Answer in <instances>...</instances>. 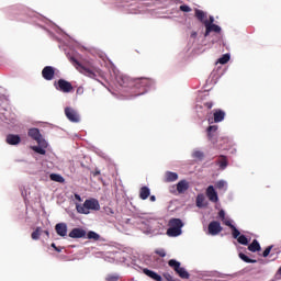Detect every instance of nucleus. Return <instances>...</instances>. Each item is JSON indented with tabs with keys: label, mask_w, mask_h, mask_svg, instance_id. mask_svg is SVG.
I'll return each mask as SVG.
<instances>
[{
	"label": "nucleus",
	"mask_w": 281,
	"mask_h": 281,
	"mask_svg": "<svg viewBox=\"0 0 281 281\" xmlns=\"http://www.w3.org/2000/svg\"><path fill=\"white\" fill-rule=\"evenodd\" d=\"M116 81L120 87H127L133 89L134 95H144L155 85V80L151 78L140 77V78H131L126 75H121L116 77Z\"/></svg>",
	"instance_id": "nucleus-1"
},
{
	"label": "nucleus",
	"mask_w": 281,
	"mask_h": 281,
	"mask_svg": "<svg viewBox=\"0 0 281 281\" xmlns=\"http://www.w3.org/2000/svg\"><path fill=\"white\" fill-rule=\"evenodd\" d=\"M71 63L75 64L76 69L83 76H87L88 78H91L92 80H98V74H100V70L91 69L86 66H82L78 59L71 57Z\"/></svg>",
	"instance_id": "nucleus-2"
},
{
	"label": "nucleus",
	"mask_w": 281,
	"mask_h": 281,
	"mask_svg": "<svg viewBox=\"0 0 281 281\" xmlns=\"http://www.w3.org/2000/svg\"><path fill=\"white\" fill-rule=\"evenodd\" d=\"M76 207L79 214H89V210H100V202H98L95 199H90L86 200L83 205L78 204Z\"/></svg>",
	"instance_id": "nucleus-3"
},
{
	"label": "nucleus",
	"mask_w": 281,
	"mask_h": 281,
	"mask_svg": "<svg viewBox=\"0 0 281 281\" xmlns=\"http://www.w3.org/2000/svg\"><path fill=\"white\" fill-rule=\"evenodd\" d=\"M54 87L57 91H61V93H71V91H74V86L71 85V82L65 79H59L58 81H55Z\"/></svg>",
	"instance_id": "nucleus-4"
},
{
	"label": "nucleus",
	"mask_w": 281,
	"mask_h": 281,
	"mask_svg": "<svg viewBox=\"0 0 281 281\" xmlns=\"http://www.w3.org/2000/svg\"><path fill=\"white\" fill-rule=\"evenodd\" d=\"M65 115L69 122L78 124L80 122V114L74 108H65Z\"/></svg>",
	"instance_id": "nucleus-5"
},
{
	"label": "nucleus",
	"mask_w": 281,
	"mask_h": 281,
	"mask_svg": "<svg viewBox=\"0 0 281 281\" xmlns=\"http://www.w3.org/2000/svg\"><path fill=\"white\" fill-rule=\"evenodd\" d=\"M27 135L29 137H32L40 146H45V140L43 139V135H41V131H38V128L33 127L29 130Z\"/></svg>",
	"instance_id": "nucleus-6"
},
{
	"label": "nucleus",
	"mask_w": 281,
	"mask_h": 281,
	"mask_svg": "<svg viewBox=\"0 0 281 281\" xmlns=\"http://www.w3.org/2000/svg\"><path fill=\"white\" fill-rule=\"evenodd\" d=\"M207 229L211 236H218V233L223 232V226H221V222L213 221L209 224Z\"/></svg>",
	"instance_id": "nucleus-7"
},
{
	"label": "nucleus",
	"mask_w": 281,
	"mask_h": 281,
	"mask_svg": "<svg viewBox=\"0 0 281 281\" xmlns=\"http://www.w3.org/2000/svg\"><path fill=\"white\" fill-rule=\"evenodd\" d=\"M204 26L206 29L205 33H204L205 37L210 36L211 32H215L216 34H221V26H218L216 24H212V23H210V21H205Z\"/></svg>",
	"instance_id": "nucleus-8"
},
{
	"label": "nucleus",
	"mask_w": 281,
	"mask_h": 281,
	"mask_svg": "<svg viewBox=\"0 0 281 281\" xmlns=\"http://www.w3.org/2000/svg\"><path fill=\"white\" fill-rule=\"evenodd\" d=\"M56 76V70L52 66H45L42 70V78L44 80H52Z\"/></svg>",
	"instance_id": "nucleus-9"
},
{
	"label": "nucleus",
	"mask_w": 281,
	"mask_h": 281,
	"mask_svg": "<svg viewBox=\"0 0 281 281\" xmlns=\"http://www.w3.org/2000/svg\"><path fill=\"white\" fill-rule=\"evenodd\" d=\"M206 196L209 201H211L212 203H218V193L216 192L213 186L207 187Z\"/></svg>",
	"instance_id": "nucleus-10"
},
{
	"label": "nucleus",
	"mask_w": 281,
	"mask_h": 281,
	"mask_svg": "<svg viewBox=\"0 0 281 281\" xmlns=\"http://www.w3.org/2000/svg\"><path fill=\"white\" fill-rule=\"evenodd\" d=\"M216 166L220 167V170H225L229 166V159L225 155H220L215 161Z\"/></svg>",
	"instance_id": "nucleus-11"
},
{
	"label": "nucleus",
	"mask_w": 281,
	"mask_h": 281,
	"mask_svg": "<svg viewBox=\"0 0 281 281\" xmlns=\"http://www.w3.org/2000/svg\"><path fill=\"white\" fill-rule=\"evenodd\" d=\"M5 142L10 146H19V144H21V136L16 134H9L7 135Z\"/></svg>",
	"instance_id": "nucleus-12"
},
{
	"label": "nucleus",
	"mask_w": 281,
	"mask_h": 281,
	"mask_svg": "<svg viewBox=\"0 0 281 281\" xmlns=\"http://www.w3.org/2000/svg\"><path fill=\"white\" fill-rule=\"evenodd\" d=\"M68 236L69 238H85V236H87V231L82 228H72Z\"/></svg>",
	"instance_id": "nucleus-13"
},
{
	"label": "nucleus",
	"mask_w": 281,
	"mask_h": 281,
	"mask_svg": "<svg viewBox=\"0 0 281 281\" xmlns=\"http://www.w3.org/2000/svg\"><path fill=\"white\" fill-rule=\"evenodd\" d=\"M213 120H214L215 124L223 122V120H225V111H223L221 109L213 110Z\"/></svg>",
	"instance_id": "nucleus-14"
},
{
	"label": "nucleus",
	"mask_w": 281,
	"mask_h": 281,
	"mask_svg": "<svg viewBox=\"0 0 281 281\" xmlns=\"http://www.w3.org/2000/svg\"><path fill=\"white\" fill-rule=\"evenodd\" d=\"M143 273L145 276H147L148 278H150L151 280H155V281H164V279L161 278V276H159L157 272L150 270V269H143Z\"/></svg>",
	"instance_id": "nucleus-15"
},
{
	"label": "nucleus",
	"mask_w": 281,
	"mask_h": 281,
	"mask_svg": "<svg viewBox=\"0 0 281 281\" xmlns=\"http://www.w3.org/2000/svg\"><path fill=\"white\" fill-rule=\"evenodd\" d=\"M55 231L58 236H61L63 238H65V236H67V224L65 223L56 224Z\"/></svg>",
	"instance_id": "nucleus-16"
},
{
	"label": "nucleus",
	"mask_w": 281,
	"mask_h": 281,
	"mask_svg": "<svg viewBox=\"0 0 281 281\" xmlns=\"http://www.w3.org/2000/svg\"><path fill=\"white\" fill-rule=\"evenodd\" d=\"M169 227H173L175 229H178V232H181L183 227V222L180 218H171L168 223Z\"/></svg>",
	"instance_id": "nucleus-17"
},
{
	"label": "nucleus",
	"mask_w": 281,
	"mask_h": 281,
	"mask_svg": "<svg viewBox=\"0 0 281 281\" xmlns=\"http://www.w3.org/2000/svg\"><path fill=\"white\" fill-rule=\"evenodd\" d=\"M190 183L187 180H181L177 184V191L179 194H183V192H187L189 190Z\"/></svg>",
	"instance_id": "nucleus-18"
},
{
	"label": "nucleus",
	"mask_w": 281,
	"mask_h": 281,
	"mask_svg": "<svg viewBox=\"0 0 281 281\" xmlns=\"http://www.w3.org/2000/svg\"><path fill=\"white\" fill-rule=\"evenodd\" d=\"M177 179H179V175H177V172L167 171L165 173L166 183H172V181H177Z\"/></svg>",
	"instance_id": "nucleus-19"
},
{
	"label": "nucleus",
	"mask_w": 281,
	"mask_h": 281,
	"mask_svg": "<svg viewBox=\"0 0 281 281\" xmlns=\"http://www.w3.org/2000/svg\"><path fill=\"white\" fill-rule=\"evenodd\" d=\"M225 225L232 229L233 238H239L240 231H238V228L232 224V221H225Z\"/></svg>",
	"instance_id": "nucleus-20"
},
{
	"label": "nucleus",
	"mask_w": 281,
	"mask_h": 281,
	"mask_svg": "<svg viewBox=\"0 0 281 281\" xmlns=\"http://www.w3.org/2000/svg\"><path fill=\"white\" fill-rule=\"evenodd\" d=\"M182 231H179V228H175L172 226H169V228L167 229V236H169L170 238H177V236H181Z\"/></svg>",
	"instance_id": "nucleus-21"
},
{
	"label": "nucleus",
	"mask_w": 281,
	"mask_h": 281,
	"mask_svg": "<svg viewBox=\"0 0 281 281\" xmlns=\"http://www.w3.org/2000/svg\"><path fill=\"white\" fill-rule=\"evenodd\" d=\"M195 18L198 19V21H200V23H203L204 25H205V21H209L205 12H203L200 9H195Z\"/></svg>",
	"instance_id": "nucleus-22"
},
{
	"label": "nucleus",
	"mask_w": 281,
	"mask_h": 281,
	"mask_svg": "<svg viewBox=\"0 0 281 281\" xmlns=\"http://www.w3.org/2000/svg\"><path fill=\"white\" fill-rule=\"evenodd\" d=\"M148 196H150V189L148 187H142L139 190V199H142V201H146Z\"/></svg>",
	"instance_id": "nucleus-23"
},
{
	"label": "nucleus",
	"mask_w": 281,
	"mask_h": 281,
	"mask_svg": "<svg viewBox=\"0 0 281 281\" xmlns=\"http://www.w3.org/2000/svg\"><path fill=\"white\" fill-rule=\"evenodd\" d=\"M260 243L257 239H254L252 243L248 246V251L256 254V251H260Z\"/></svg>",
	"instance_id": "nucleus-24"
},
{
	"label": "nucleus",
	"mask_w": 281,
	"mask_h": 281,
	"mask_svg": "<svg viewBox=\"0 0 281 281\" xmlns=\"http://www.w3.org/2000/svg\"><path fill=\"white\" fill-rule=\"evenodd\" d=\"M217 131H218V125H210L206 128L207 138L212 139L214 137V133H216Z\"/></svg>",
	"instance_id": "nucleus-25"
},
{
	"label": "nucleus",
	"mask_w": 281,
	"mask_h": 281,
	"mask_svg": "<svg viewBox=\"0 0 281 281\" xmlns=\"http://www.w3.org/2000/svg\"><path fill=\"white\" fill-rule=\"evenodd\" d=\"M192 158L198 159V161H203V159L205 158V153H203L199 149H195L192 153Z\"/></svg>",
	"instance_id": "nucleus-26"
},
{
	"label": "nucleus",
	"mask_w": 281,
	"mask_h": 281,
	"mask_svg": "<svg viewBox=\"0 0 281 281\" xmlns=\"http://www.w3.org/2000/svg\"><path fill=\"white\" fill-rule=\"evenodd\" d=\"M49 179L56 183H65V178L58 173H50Z\"/></svg>",
	"instance_id": "nucleus-27"
},
{
	"label": "nucleus",
	"mask_w": 281,
	"mask_h": 281,
	"mask_svg": "<svg viewBox=\"0 0 281 281\" xmlns=\"http://www.w3.org/2000/svg\"><path fill=\"white\" fill-rule=\"evenodd\" d=\"M239 258L240 260H243L244 262H247L248 265H256V262H258L256 259H251L243 252H239Z\"/></svg>",
	"instance_id": "nucleus-28"
},
{
	"label": "nucleus",
	"mask_w": 281,
	"mask_h": 281,
	"mask_svg": "<svg viewBox=\"0 0 281 281\" xmlns=\"http://www.w3.org/2000/svg\"><path fill=\"white\" fill-rule=\"evenodd\" d=\"M168 265H169V267H170L171 269H173V271H176V273H177V271H179V269L181 268V262H179V261H177V260H175V259L169 260V261H168Z\"/></svg>",
	"instance_id": "nucleus-29"
},
{
	"label": "nucleus",
	"mask_w": 281,
	"mask_h": 281,
	"mask_svg": "<svg viewBox=\"0 0 281 281\" xmlns=\"http://www.w3.org/2000/svg\"><path fill=\"white\" fill-rule=\"evenodd\" d=\"M42 234H43V228L36 227L35 231L31 234L32 240H38V238H41Z\"/></svg>",
	"instance_id": "nucleus-30"
},
{
	"label": "nucleus",
	"mask_w": 281,
	"mask_h": 281,
	"mask_svg": "<svg viewBox=\"0 0 281 281\" xmlns=\"http://www.w3.org/2000/svg\"><path fill=\"white\" fill-rule=\"evenodd\" d=\"M182 280H188L190 278V273L186 271V268L180 267L179 270L176 272Z\"/></svg>",
	"instance_id": "nucleus-31"
},
{
	"label": "nucleus",
	"mask_w": 281,
	"mask_h": 281,
	"mask_svg": "<svg viewBox=\"0 0 281 281\" xmlns=\"http://www.w3.org/2000/svg\"><path fill=\"white\" fill-rule=\"evenodd\" d=\"M87 238H89V240H100V235L93 231H90L87 234Z\"/></svg>",
	"instance_id": "nucleus-32"
},
{
	"label": "nucleus",
	"mask_w": 281,
	"mask_h": 281,
	"mask_svg": "<svg viewBox=\"0 0 281 281\" xmlns=\"http://www.w3.org/2000/svg\"><path fill=\"white\" fill-rule=\"evenodd\" d=\"M229 54H224L218 60L217 63H220V65H227V63H229Z\"/></svg>",
	"instance_id": "nucleus-33"
},
{
	"label": "nucleus",
	"mask_w": 281,
	"mask_h": 281,
	"mask_svg": "<svg viewBox=\"0 0 281 281\" xmlns=\"http://www.w3.org/2000/svg\"><path fill=\"white\" fill-rule=\"evenodd\" d=\"M237 243H239V245H249V239H247V236L245 235H239Z\"/></svg>",
	"instance_id": "nucleus-34"
},
{
	"label": "nucleus",
	"mask_w": 281,
	"mask_h": 281,
	"mask_svg": "<svg viewBox=\"0 0 281 281\" xmlns=\"http://www.w3.org/2000/svg\"><path fill=\"white\" fill-rule=\"evenodd\" d=\"M34 153H37L38 155H45L47 151L43 149V147L40 146H32L31 147Z\"/></svg>",
	"instance_id": "nucleus-35"
},
{
	"label": "nucleus",
	"mask_w": 281,
	"mask_h": 281,
	"mask_svg": "<svg viewBox=\"0 0 281 281\" xmlns=\"http://www.w3.org/2000/svg\"><path fill=\"white\" fill-rule=\"evenodd\" d=\"M203 201H205V196L203 194H199L196 196V206L198 207H203Z\"/></svg>",
	"instance_id": "nucleus-36"
},
{
	"label": "nucleus",
	"mask_w": 281,
	"mask_h": 281,
	"mask_svg": "<svg viewBox=\"0 0 281 281\" xmlns=\"http://www.w3.org/2000/svg\"><path fill=\"white\" fill-rule=\"evenodd\" d=\"M105 280L106 281H117V280H120V276H117V274H108L105 277Z\"/></svg>",
	"instance_id": "nucleus-37"
},
{
	"label": "nucleus",
	"mask_w": 281,
	"mask_h": 281,
	"mask_svg": "<svg viewBox=\"0 0 281 281\" xmlns=\"http://www.w3.org/2000/svg\"><path fill=\"white\" fill-rule=\"evenodd\" d=\"M225 186H226V182L224 180H220L216 182L215 188H217V190H223Z\"/></svg>",
	"instance_id": "nucleus-38"
},
{
	"label": "nucleus",
	"mask_w": 281,
	"mask_h": 281,
	"mask_svg": "<svg viewBox=\"0 0 281 281\" xmlns=\"http://www.w3.org/2000/svg\"><path fill=\"white\" fill-rule=\"evenodd\" d=\"M271 249H273V246H268L263 252H262V256L263 258H267L270 254H271Z\"/></svg>",
	"instance_id": "nucleus-39"
},
{
	"label": "nucleus",
	"mask_w": 281,
	"mask_h": 281,
	"mask_svg": "<svg viewBox=\"0 0 281 281\" xmlns=\"http://www.w3.org/2000/svg\"><path fill=\"white\" fill-rule=\"evenodd\" d=\"M181 12H192V8H190L188 4L180 5Z\"/></svg>",
	"instance_id": "nucleus-40"
},
{
	"label": "nucleus",
	"mask_w": 281,
	"mask_h": 281,
	"mask_svg": "<svg viewBox=\"0 0 281 281\" xmlns=\"http://www.w3.org/2000/svg\"><path fill=\"white\" fill-rule=\"evenodd\" d=\"M218 217L221 218V221L223 222V224L225 225V221H229L227 218H225V211L221 210L218 212Z\"/></svg>",
	"instance_id": "nucleus-41"
},
{
	"label": "nucleus",
	"mask_w": 281,
	"mask_h": 281,
	"mask_svg": "<svg viewBox=\"0 0 281 281\" xmlns=\"http://www.w3.org/2000/svg\"><path fill=\"white\" fill-rule=\"evenodd\" d=\"M155 254H157V256H160V258H166L165 249H157V250H155Z\"/></svg>",
	"instance_id": "nucleus-42"
},
{
	"label": "nucleus",
	"mask_w": 281,
	"mask_h": 281,
	"mask_svg": "<svg viewBox=\"0 0 281 281\" xmlns=\"http://www.w3.org/2000/svg\"><path fill=\"white\" fill-rule=\"evenodd\" d=\"M164 278L167 281H179V280L175 279V277L171 276L170 273H164Z\"/></svg>",
	"instance_id": "nucleus-43"
},
{
	"label": "nucleus",
	"mask_w": 281,
	"mask_h": 281,
	"mask_svg": "<svg viewBox=\"0 0 281 281\" xmlns=\"http://www.w3.org/2000/svg\"><path fill=\"white\" fill-rule=\"evenodd\" d=\"M204 106H205V109H212V106H214V102H212V101H207V102H205L204 103Z\"/></svg>",
	"instance_id": "nucleus-44"
},
{
	"label": "nucleus",
	"mask_w": 281,
	"mask_h": 281,
	"mask_svg": "<svg viewBox=\"0 0 281 281\" xmlns=\"http://www.w3.org/2000/svg\"><path fill=\"white\" fill-rule=\"evenodd\" d=\"M83 93H85V88L79 87V88L77 89V95H82Z\"/></svg>",
	"instance_id": "nucleus-45"
},
{
	"label": "nucleus",
	"mask_w": 281,
	"mask_h": 281,
	"mask_svg": "<svg viewBox=\"0 0 281 281\" xmlns=\"http://www.w3.org/2000/svg\"><path fill=\"white\" fill-rule=\"evenodd\" d=\"M75 199H76V201H79V202L82 201V198L78 193H75Z\"/></svg>",
	"instance_id": "nucleus-46"
},
{
	"label": "nucleus",
	"mask_w": 281,
	"mask_h": 281,
	"mask_svg": "<svg viewBox=\"0 0 281 281\" xmlns=\"http://www.w3.org/2000/svg\"><path fill=\"white\" fill-rule=\"evenodd\" d=\"M209 23H211V25H214V16H210V19H209Z\"/></svg>",
	"instance_id": "nucleus-47"
},
{
	"label": "nucleus",
	"mask_w": 281,
	"mask_h": 281,
	"mask_svg": "<svg viewBox=\"0 0 281 281\" xmlns=\"http://www.w3.org/2000/svg\"><path fill=\"white\" fill-rule=\"evenodd\" d=\"M196 36H198V33H196L195 31H193V32L191 33V38H196Z\"/></svg>",
	"instance_id": "nucleus-48"
},
{
	"label": "nucleus",
	"mask_w": 281,
	"mask_h": 281,
	"mask_svg": "<svg viewBox=\"0 0 281 281\" xmlns=\"http://www.w3.org/2000/svg\"><path fill=\"white\" fill-rule=\"evenodd\" d=\"M92 175L93 177H98L100 175V170L97 169Z\"/></svg>",
	"instance_id": "nucleus-49"
},
{
	"label": "nucleus",
	"mask_w": 281,
	"mask_h": 281,
	"mask_svg": "<svg viewBox=\"0 0 281 281\" xmlns=\"http://www.w3.org/2000/svg\"><path fill=\"white\" fill-rule=\"evenodd\" d=\"M55 251H57V254H60V251H63V248H60V247H55Z\"/></svg>",
	"instance_id": "nucleus-50"
},
{
	"label": "nucleus",
	"mask_w": 281,
	"mask_h": 281,
	"mask_svg": "<svg viewBox=\"0 0 281 281\" xmlns=\"http://www.w3.org/2000/svg\"><path fill=\"white\" fill-rule=\"evenodd\" d=\"M149 200H150L151 202H155V201H157V198H156L155 195H151V196L149 198Z\"/></svg>",
	"instance_id": "nucleus-51"
},
{
	"label": "nucleus",
	"mask_w": 281,
	"mask_h": 281,
	"mask_svg": "<svg viewBox=\"0 0 281 281\" xmlns=\"http://www.w3.org/2000/svg\"><path fill=\"white\" fill-rule=\"evenodd\" d=\"M43 234H45V236L49 238V231H43Z\"/></svg>",
	"instance_id": "nucleus-52"
},
{
	"label": "nucleus",
	"mask_w": 281,
	"mask_h": 281,
	"mask_svg": "<svg viewBox=\"0 0 281 281\" xmlns=\"http://www.w3.org/2000/svg\"><path fill=\"white\" fill-rule=\"evenodd\" d=\"M50 247H53V249H56V247H58V246H56V244L53 243V244L50 245Z\"/></svg>",
	"instance_id": "nucleus-53"
}]
</instances>
